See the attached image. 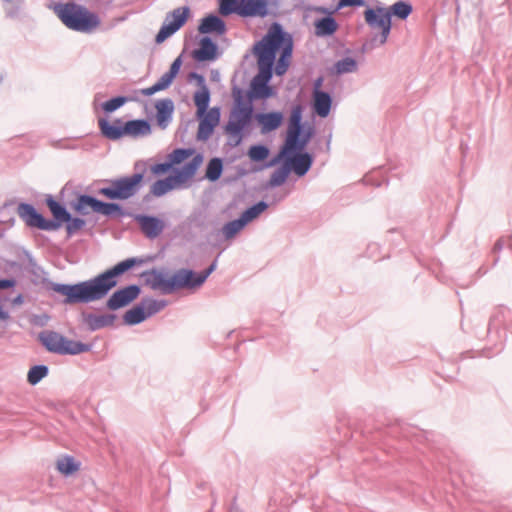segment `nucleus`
<instances>
[{"instance_id": "nucleus-17", "label": "nucleus", "mask_w": 512, "mask_h": 512, "mask_svg": "<svg viewBox=\"0 0 512 512\" xmlns=\"http://www.w3.org/2000/svg\"><path fill=\"white\" fill-rule=\"evenodd\" d=\"M191 56L198 63L215 61L219 56V46L211 37L203 36Z\"/></svg>"}, {"instance_id": "nucleus-42", "label": "nucleus", "mask_w": 512, "mask_h": 512, "mask_svg": "<svg viewBox=\"0 0 512 512\" xmlns=\"http://www.w3.org/2000/svg\"><path fill=\"white\" fill-rule=\"evenodd\" d=\"M247 224L242 220L239 216L237 219L227 222L223 228L222 232L226 239H231L235 237Z\"/></svg>"}, {"instance_id": "nucleus-63", "label": "nucleus", "mask_w": 512, "mask_h": 512, "mask_svg": "<svg viewBox=\"0 0 512 512\" xmlns=\"http://www.w3.org/2000/svg\"><path fill=\"white\" fill-rule=\"evenodd\" d=\"M10 318V315L7 311H5L2 307V305L0 304V320L2 321H6Z\"/></svg>"}, {"instance_id": "nucleus-64", "label": "nucleus", "mask_w": 512, "mask_h": 512, "mask_svg": "<svg viewBox=\"0 0 512 512\" xmlns=\"http://www.w3.org/2000/svg\"><path fill=\"white\" fill-rule=\"evenodd\" d=\"M67 186H68V184H66V185L63 187V189H62V191H61V194L65 193V191H67V189H68V187H67Z\"/></svg>"}, {"instance_id": "nucleus-4", "label": "nucleus", "mask_w": 512, "mask_h": 512, "mask_svg": "<svg viewBox=\"0 0 512 512\" xmlns=\"http://www.w3.org/2000/svg\"><path fill=\"white\" fill-rule=\"evenodd\" d=\"M263 44L274 56V71L277 76L284 75L290 65L293 54V38L283 26L274 22L263 36Z\"/></svg>"}, {"instance_id": "nucleus-10", "label": "nucleus", "mask_w": 512, "mask_h": 512, "mask_svg": "<svg viewBox=\"0 0 512 512\" xmlns=\"http://www.w3.org/2000/svg\"><path fill=\"white\" fill-rule=\"evenodd\" d=\"M45 203L53 216L52 231L59 230L65 224L67 235L70 237L85 226L86 221L83 218L72 216L65 204L55 200L52 195H47Z\"/></svg>"}, {"instance_id": "nucleus-41", "label": "nucleus", "mask_w": 512, "mask_h": 512, "mask_svg": "<svg viewBox=\"0 0 512 512\" xmlns=\"http://www.w3.org/2000/svg\"><path fill=\"white\" fill-rule=\"evenodd\" d=\"M49 374V367L44 364H38L32 366L27 374V381L29 384L35 386L37 385L43 378H45Z\"/></svg>"}, {"instance_id": "nucleus-18", "label": "nucleus", "mask_w": 512, "mask_h": 512, "mask_svg": "<svg viewBox=\"0 0 512 512\" xmlns=\"http://www.w3.org/2000/svg\"><path fill=\"white\" fill-rule=\"evenodd\" d=\"M142 233L148 239L157 238L164 230L165 223L162 219L153 215L138 214L135 216Z\"/></svg>"}, {"instance_id": "nucleus-43", "label": "nucleus", "mask_w": 512, "mask_h": 512, "mask_svg": "<svg viewBox=\"0 0 512 512\" xmlns=\"http://www.w3.org/2000/svg\"><path fill=\"white\" fill-rule=\"evenodd\" d=\"M194 148H176L168 156V160L173 165H179L186 159L194 155Z\"/></svg>"}, {"instance_id": "nucleus-35", "label": "nucleus", "mask_w": 512, "mask_h": 512, "mask_svg": "<svg viewBox=\"0 0 512 512\" xmlns=\"http://www.w3.org/2000/svg\"><path fill=\"white\" fill-rule=\"evenodd\" d=\"M223 173V160L219 157H214L209 160L205 169V178L210 182H216L220 179Z\"/></svg>"}, {"instance_id": "nucleus-1", "label": "nucleus", "mask_w": 512, "mask_h": 512, "mask_svg": "<svg viewBox=\"0 0 512 512\" xmlns=\"http://www.w3.org/2000/svg\"><path fill=\"white\" fill-rule=\"evenodd\" d=\"M144 263L138 257L127 258L95 277L75 284L55 283L43 277L41 284L47 289L64 296L63 304L91 303L106 297L118 284V278L137 265Z\"/></svg>"}, {"instance_id": "nucleus-19", "label": "nucleus", "mask_w": 512, "mask_h": 512, "mask_svg": "<svg viewBox=\"0 0 512 512\" xmlns=\"http://www.w3.org/2000/svg\"><path fill=\"white\" fill-rule=\"evenodd\" d=\"M203 155L198 153L190 161L184 163L181 167L173 169V177L178 186L191 179L203 162Z\"/></svg>"}, {"instance_id": "nucleus-31", "label": "nucleus", "mask_w": 512, "mask_h": 512, "mask_svg": "<svg viewBox=\"0 0 512 512\" xmlns=\"http://www.w3.org/2000/svg\"><path fill=\"white\" fill-rule=\"evenodd\" d=\"M62 337L63 335L55 331L45 330L39 333L38 340L48 352L58 354Z\"/></svg>"}, {"instance_id": "nucleus-38", "label": "nucleus", "mask_w": 512, "mask_h": 512, "mask_svg": "<svg viewBox=\"0 0 512 512\" xmlns=\"http://www.w3.org/2000/svg\"><path fill=\"white\" fill-rule=\"evenodd\" d=\"M80 464L75 461L74 457L65 455L57 460L56 467L60 473L70 476L79 469Z\"/></svg>"}, {"instance_id": "nucleus-30", "label": "nucleus", "mask_w": 512, "mask_h": 512, "mask_svg": "<svg viewBox=\"0 0 512 512\" xmlns=\"http://www.w3.org/2000/svg\"><path fill=\"white\" fill-rule=\"evenodd\" d=\"M92 348L91 344L83 343L80 341L70 340L65 336L62 337L61 346H59V355H78L80 353L88 352Z\"/></svg>"}, {"instance_id": "nucleus-33", "label": "nucleus", "mask_w": 512, "mask_h": 512, "mask_svg": "<svg viewBox=\"0 0 512 512\" xmlns=\"http://www.w3.org/2000/svg\"><path fill=\"white\" fill-rule=\"evenodd\" d=\"M386 10L391 19L392 16H395L400 20H406L412 13L413 7L410 3L400 0L386 8Z\"/></svg>"}, {"instance_id": "nucleus-44", "label": "nucleus", "mask_w": 512, "mask_h": 512, "mask_svg": "<svg viewBox=\"0 0 512 512\" xmlns=\"http://www.w3.org/2000/svg\"><path fill=\"white\" fill-rule=\"evenodd\" d=\"M357 67V61L352 57L342 58L334 64L335 72L338 75L354 72L357 70Z\"/></svg>"}, {"instance_id": "nucleus-7", "label": "nucleus", "mask_w": 512, "mask_h": 512, "mask_svg": "<svg viewBox=\"0 0 512 512\" xmlns=\"http://www.w3.org/2000/svg\"><path fill=\"white\" fill-rule=\"evenodd\" d=\"M275 94L276 90L270 82L253 77L247 92L238 86L232 88L233 106L230 114L241 112L246 117L254 108V101L267 100Z\"/></svg>"}, {"instance_id": "nucleus-40", "label": "nucleus", "mask_w": 512, "mask_h": 512, "mask_svg": "<svg viewBox=\"0 0 512 512\" xmlns=\"http://www.w3.org/2000/svg\"><path fill=\"white\" fill-rule=\"evenodd\" d=\"M306 128V125L288 128L285 144L281 150H293Z\"/></svg>"}, {"instance_id": "nucleus-28", "label": "nucleus", "mask_w": 512, "mask_h": 512, "mask_svg": "<svg viewBox=\"0 0 512 512\" xmlns=\"http://www.w3.org/2000/svg\"><path fill=\"white\" fill-rule=\"evenodd\" d=\"M500 326H512V309L505 306H498L494 310L489 319L488 331L492 329L497 330Z\"/></svg>"}, {"instance_id": "nucleus-58", "label": "nucleus", "mask_w": 512, "mask_h": 512, "mask_svg": "<svg viewBox=\"0 0 512 512\" xmlns=\"http://www.w3.org/2000/svg\"><path fill=\"white\" fill-rule=\"evenodd\" d=\"M49 320V316L46 314L42 315H33L31 318V323L36 326H45Z\"/></svg>"}, {"instance_id": "nucleus-37", "label": "nucleus", "mask_w": 512, "mask_h": 512, "mask_svg": "<svg viewBox=\"0 0 512 512\" xmlns=\"http://www.w3.org/2000/svg\"><path fill=\"white\" fill-rule=\"evenodd\" d=\"M196 117L199 122H204L206 124L217 127L220 123L221 108L214 106L210 109L208 108L207 110L202 111L201 113L197 111Z\"/></svg>"}, {"instance_id": "nucleus-36", "label": "nucleus", "mask_w": 512, "mask_h": 512, "mask_svg": "<svg viewBox=\"0 0 512 512\" xmlns=\"http://www.w3.org/2000/svg\"><path fill=\"white\" fill-rule=\"evenodd\" d=\"M269 207V204L265 202L264 200L258 201L257 203L253 204L252 206L245 209L240 217L242 220L248 224L251 221L258 218L264 211H266Z\"/></svg>"}, {"instance_id": "nucleus-8", "label": "nucleus", "mask_w": 512, "mask_h": 512, "mask_svg": "<svg viewBox=\"0 0 512 512\" xmlns=\"http://www.w3.org/2000/svg\"><path fill=\"white\" fill-rule=\"evenodd\" d=\"M70 208L77 214L86 216L90 212L106 217H125L126 209L117 202H105L88 194L75 193V198L69 202Z\"/></svg>"}, {"instance_id": "nucleus-55", "label": "nucleus", "mask_w": 512, "mask_h": 512, "mask_svg": "<svg viewBox=\"0 0 512 512\" xmlns=\"http://www.w3.org/2000/svg\"><path fill=\"white\" fill-rule=\"evenodd\" d=\"M182 55L178 56L170 65L167 73L172 75L174 78L177 77L182 66Z\"/></svg>"}, {"instance_id": "nucleus-47", "label": "nucleus", "mask_w": 512, "mask_h": 512, "mask_svg": "<svg viewBox=\"0 0 512 512\" xmlns=\"http://www.w3.org/2000/svg\"><path fill=\"white\" fill-rule=\"evenodd\" d=\"M303 106L301 104H296L293 106L290 116H289V123L288 128L298 127L306 125V123H303Z\"/></svg>"}, {"instance_id": "nucleus-54", "label": "nucleus", "mask_w": 512, "mask_h": 512, "mask_svg": "<svg viewBox=\"0 0 512 512\" xmlns=\"http://www.w3.org/2000/svg\"><path fill=\"white\" fill-rule=\"evenodd\" d=\"M504 247H507L508 249L512 250V236H509L507 237L506 239L504 238H500L496 241L494 247H493V251L496 253V252H499L501 251Z\"/></svg>"}, {"instance_id": "nucleus-22", "label": "nucleus", "mask_w": 512, "mask_h": 512, "mask_svg": "<svg viewBox=\"0 0 512 512\" xmlns=\"http://www.w3.org/2000/svg\"><path fill=\"white\" fill-rule=\"evenodd\" d=\"M227 30L225 21L216 14H209L201 19L198 31L201 34L223 35Z\"/></svg>"}, {"instance_id": "nucleus-46", "label": "nucleus", "mask_w": 512, "mask_h": 512, "mask_svg": "<svg viewBox=\"0 0 512 512\" xmlns=\"http://www.w3.org/2000/svg\"><path fill=\"white\" fill-rule=\"evenodd\" d=\"M129 101L127 96H116L102 103L105 113H112Z\"/></svg>"}, {"instance_id": "nucleus-61", "label": "nucleus", "mask_w": 512, "mask_h": 512, "mask_svg": "<svg viewBox=\"0 0 512 512\" xmlns=\"http://www.w3.org/2000/svg\"><path fill=\"white\" fill-rule=\"evenodd\" d=\"M322 84H323V77L320 76L313 83V93L312 94H317V92L322 91L321 90Z\"/></svg>"}, {"instance_id": "nucleus-9", "label": "nucleus", "mask_w": 512, "mask_h": 512, "mask_svg": "<svg viewBox=\"0 0 512 512\" xmlns=\"http://www.w3.org/2000/svg\"><path fill=\"white\" fill-rule=\"evenodd\" d=\"M364 19L371 30H379V33L373 34L370 39L371 48L384 45L392 29V20L386 8L368 6L364 11Z\"/></svg>"}, {"instance_id": "nucleus-49", "label": "nucleus", "mask_w": 512, "mask_h": 512, "mask_svg": "<svg viewBox=\"0 0 512 512\" xmlns=\"http://www.w3.org/2000/svg\"><path fill=\"white\" fill-rule=\"evenodd\" d=\"M215 128V126H212L210 124L199 122L196 139L198 141H207L214 133Z\"/></svg>"}, {"instance_id": "nucleus-3", "label": "nucleus", "mask_w": 512, "mask_h": 512, "mask_svg": "<svg viewBox=\"0 0 512 512\" xmlns=\"http://www.w3.org/2000/svg\"><path fill=\"white\" fill-rule=\"evenodd\" d=\"M140 276L146 286L153 290H160L164 295L180 289H196L204 284L199 272L189 268L178 269L170 277H167V273L152 268L143 271Z\"/></svg>"}, {"instance_id": "nucleus-16", "label": "nucleus", "mask_w": 512, "mask_h": 512, "mask_svg": "<svg viewBox=\"0 0 512 512\" xmlns=\"http://www.w3.org/2000/svg\"><path fill=\"white\" fill-rule=\"evenodd\" d=\"M141 293V287L130 284L114 291L106 301V308L112 311L119 310L130 305Z\"/></svg>"}, {"instance_id": "nucleus-53", "label": "nucleus", "mask_w": 512, "mask_h": 512, "mask_svg": "<svg viewBox=\"0 0 512 512\" xmlns=\"http://www.w3.org/2000/svg\"><path fill=\"white\" fill-rule=\"evenodd\" d=\"M174 79L175 78L172 75L166 72L159 78V80L155 84L157 85V88H159V90L162 91L169 88L172 85Z\"/></svg>"}, {"instance_id": "nucleus-32", "label": "nucleus", "mask_w": 512, "mask_h": 512, "mask_svg": "<svg viewBox=\"0 0 512 512\" xmlns=\"http://www.w3.org/2000/svg\"><path fill=\"white\" fill-rule=\"evenodd\" d=\"M177 186L175 178L169 175L163 179L156 180L150 187V193L155 197H162Z\"/></svg>"}, {"instance_id": "nucleus-11", "label": "nucleus", "mask_w": 512, "mask_h": 512, "mask_svg": "<svg viewBox=\"0 0 512 512\" xmlns=\"http://www.w3.org/2000/svg\"><path fill=\"white\" fill-rule=\"evenodd\" d=\"M190 14L191 10L189 6L178 7L167 13L163 25L155 36V42L161 44L175 34L186 24Z\"/></svg>"}, {"instance_id": "nucleus-24", "label": "nucleus", "mask_w": 512, "mask_h": 512, "mask_svg": "<svg viewBox=\"0 0 512 512\" xmlns=\"http://www.w3.org/2000/svg\"><path fill=\"white\" fill-rule=\"evenodd\" d=\"M156 122L161 129L167 128L172 121L174 102L170 98L160 99L155 103Z\"/></svg>"}, {"instance_id": "nucleus-51", "label": "nucleus", "mask_w": 512, "mask_h": 512, "mask_svg": "<svg viewBox=\"0 0 512 512\" xmlns=\"http://www.w3.org/2000/svg\"><path fill=\"white\" fill-rule=\"evenodd\" d=\"M366 4L365 0H338L337 5L334 8V11H339L345 7H362Z\"/></svg>"}, {"instance_id": "nucleus-12", "label": "nucleus", "mask_w": 512, "mask_h": 512, "mask_svg": "<svg viewBox=\"0 0 512 512\" xmlns=\"http://www.w3.org/2000/svg\"><path fill=\"white\" fill-rule=\"evenodd\" d=\"M280 161L284 162L288 168H291L298 177L305 176L311 169L314 157L308 151L300 150H280Z\"/></svg>"}, {"instance_id": "nucleus-2", "label": "nucleus", "mask_w": 512, "mask_h": 512, "mask_svg": "<svg viewBox=\"0 0 512 512\" xmlns=\"http://www.w3.org/2000/svg\"><path fill=\"white\" fill-rule=\"evenodd\" d=\"M256 121L261 128L262 134H267L277 130L283 123L284 115L280 111L255 112L252 108L250 115L243 116L241 112L230 114L229 120L225 125V133L229 136L227 144L236 147L241 144L243 138L250 134L251 125Z\"/></svg>"}, {"instance_id": "nucleus-48", "label": "nucleus", "mask_w": 512, "mask_h": 512, "mask_svg": "<svg viewBox=\"0 0 512 512\" xmlns=\"http://www.w3.org/2000/svg\"><path fill=\"white\" fill-rule=\"evenodd\" d=\"M144 299L146 301V315L148 318L164 309L167 305L166 300H156L151 298Z\"/></svg>"}, {"instance_id": "nucleus-21", "label": "nucleus", "mask_w": 512, "mask_h": 512, "mask_svg": "<svg viewBox=\"0 0 512 512\" xmlns=\"http://www.w3.org/2000/svg\"><path fill=\"white\" fill-rule=\"evenodd\" d=\"M151 124L148 119H133L123 121V137L140 138L151 134Z\"/></svg>"}, {"instance_id": "nucleus-23", "label": "nucleus", "mask_w": 512, "mask_h": 512, "mask_svg": "<svg viewBox=\"0 0 512 512\" xmlns=\"http://www.w3.org/2000/svg\"><path fill=\"white\" fill-rule=\"evenodd\" d=\"M98 126L101 134L108 140L116 141L123 138V120L121 118H116L113 121L100 118Z\"/></svg>"}, {"instance_id": "nucleus-56", "label": "nucleus", "mask_w": 512, "mask_h": 512, "mask_svg": "<svg viewBox=\"0 0 512 512\" xmlns=\"http://www.w3.org/2000/svg\"><path fill=\"white\" fill-rule=\"evenodd\" d=\"M188 80H194L199 88L207 87L205 77L195 71H192L188 74Z\"/></svg>"}, {"instance_id": "nucleus-62", "label": "nucleus", "mask_w": 512, "mask_h": 512, "mask_svg": "<svg viewBox=\"0 0 512 512\" xmlns=\"http://www.w3.org/2000/svg\"><path fill=\"white\" fill-rule=\"evenodd\" d=\"M24 303V296L22 294H18L16 297L13 298L12 304L13 305H22Z\"/></svg>"}, {"instance_id": "nucleus-15", "label": "nucleus", "mask_w": 512, "mask_h": 512, "mask_svg": "<svg viewBox=\"0 0 512 512\" xmlns=\"http://www.w3.org/2000/svg\"><path fill=\"white\" fill-rule=\"evenodd\" d=\"M253 53L258 64V73L254 77L270 82L274 72V56L268 52L266 45L263 44V38L255 43Z\"/></svg>"}, {"instance_id": "nucleus-45", "label": "nucleus", "mask_w": 512, "mask_h": 512, "mask_svg": "<svg viewBox=\"0 0 512 512\" xmlns=\"http://www.w3.org/2000/svg\"><path fill=\"white\" fill-rule=\"evenodd\" d=\"M243 0H219V13L222 16L238 14Z\"/></svg>"}, {"instance_id": "nucleus-39", "label": "nucleus", "mask_w": 512, "mask_h": 512, "mask_svg": "<svg viewBox=\"0 0 512 512\" xmlns=\"http://www.w3.org/2000/svg\"><path fill=\"white\" fill-rule=\"evenodd\" d=\"M194 104L200 113L209 108L211 93L207 87L199 88L193 96Z\"/></svg>"}, {"instance_id": "nucleus-26", "label": "nucleus", "mask_w": 512, "mask_h": 512, "mask_svg": "<svg viewBox=\"0 0 512 512\" xmlns=\"http://www.w3.org/2000/svg\"><path fill=\"white\" fill-rule=\"evenodd\" d=\"M247 154H248V157L250 158V160L253 162H256V163L264 162V164L261 165L259 169L272 167L280 161V157L278 155L277 157L273 158L271 161L265 162V160L268 158V156L270 154V150L264 144H255V145L250 146Z\"/></svg>"}, {"instance_id": "nucleus-5", "label": "nucleus", "mask_w": 512, "mask_h": 512, "mask_svg": "<svg viewBox=\"0 0 512 512\" xmlns=\"http://www.w3.org/2000/svg\"><path fill=\"white\" fill-rule=\"evenodd\" d=\"M53 11L67 28L74 31L91 32L101 23L96 13L75 2L56 3Z\"/></svg>"}, {"instance_id": "nucleus-29", "label": "nucleus", "mask_w": 512, "mask_h": 512, "mask_svg": "<svg viewBox=\"0 0 512 512\" xmlns=\"http://www.w3.org/2000/svg\"><path fill=\"white\" fill-rule=\"evenodd\" d=\"M147 318L146 301L145 299H142L141 302L137 303L124 313L123 323L128 326H134L144 322Z\"/></svg>"}, {"instance_id": "nucleus-59", "label": "nucleus", "mask_w": 512, "mask_h": 512, "mask_svg": "<svg viewBox=\"0 0 512 512\" xmlns=\"http://www.w3.org/2000/svg\"><path fill=\"white\" fill-rule=\"evenodd\" d=\"M16 280L14 278H2L0 279V290H7L14 288L16 285Z\"/></svg>"}, {"instance_id": "nucleus-6", "label": "nucleus", "mask_w": 512, "mask_h": 512, "mask_svg": "<svg viewBox=\"0 0 512 512\" xmlns=\"http://www.w3.org/2000/svg\"><path fill=\"white\" fill-rule=\"evenodd\" d=\"M103 186L96 192L109 202L125 201L133 198L144 186V171L118 178L102 179Z\"/></svg>"}, {"instance_id": "nucleus-34", "label": "nucleus", "mask_w": 512, "mask_h": 512, "mask_svg": "<svg viewBox=\"0 0 512 512\" xmlns=\"http://www.w3.org/2000/svg\"><path fill=\"white\" fill-rule=\"evenodd\" d=\"M290 172L291 168H288L287 165L284 162H282V165L271 174L269 180L265 185V188H274L281 186L286 182Z\"/></svg>"}, {"instance_id": "nucleus-60", "label": "nucleus", "mask_w": 512, "mask_h": 512, "mask_svg": "<svg viewBox=\"0 0 512 512\" xmlns=\"http://www.w3.org/2000/svg\"><path fill=\"white\" fill-rule=\"evenodd\" d=\"M159 88H157V85L156 84H153L152 86L150 87H147V88H143L140 92L142 95L144 96H152L153 94L159 92Z\"/></svg>"}, {"instance_id": "nucleus-52", "label": "nucleus", "mask_w": 512, "mask_h": 512, "mask_svg": "<svg viewBox=\"0 0 512 512\" xmlns=\"http://www.w3.org/2000/svg\"><path fill=\"white\" fill-rule=\"evenodd\" d=\"M172 169L171 163L168 161L156 163L151 166V172L154 175H164Z\"/></svg>"}, {"instance_id": "nucleus-13", "label": "nucleus", "mask_w": 512, "mask_h": 512, "mask_svg": "<svg viewBox=\"0 0 512 512\" xmlns=\"http://www.w3.org/2000/svg\"><path fill=\"white\" fill-rule=\"evenodd\" d=\"M19 218L29 228H36L42 231H52L53 218L47 219L40 213L33 204L21 202L17 206Z\"/></svg>"}, {"instance_id": "nucleus-25", "label": "nucleus", "mask_w": 512, "mask_h": 512, "mask_svg": "<svg viewBox=\"0 0 512 512\" xmlns=\"http://www.w3.org/2000/svg\"><path fill=\"white\" fill-rule=\"evenodd\" d=\"M83 322L89 331H97L104 327L112 326L117 318L115 314L96 315L94 313H82Z\"/></svg>"}, {"instance_id": "nucleus-27", "label": "nucleus", "mask_w": 512, "mask_h": 512, "mask_svg": "<svg viewBox=\"0 0 512 512\" xmlns=\"http://www.w3.org/2000/svg\"><path fill=\"white\" fill-rule=\"evenodd\" d=\"M333 98L329 92L319 91L312 94L313 111L321 118H326L331 111Z\"/></svg>"}, {"instance_id": "nucleus-57", "label": "nucleus", "mask_w": 512, "mask_h": 512, "mask_svg": "<svg viewBox=\"0 0 512 512\" xmlns=\"http://www.w3.org/2000/svg\"><path fill=\"white\" fill-rule=\"evenodd\" d=\"M217 268V258L212 261V263L203 271L199 272L203 282L207 280V278L216 270Z\"/></svg>"}, {"instance_id": "nucleus-14", "label": "nucleus", "mask_w": 512, "mask_h": 512, "mask_svg": "<svg viewBox=\"0 0 512 512\" xmlns=\"http://www.w3.org/2000/svg\"><path fill=\"white\" fill-rule=\"evenodd\" d=\"M308 9L312 12L324 15V17L318 18L314 21V32L316 36L330 37L337 32L339 24L333 17V14L337 12L334 11V8L311 6Z\"/></svg>"}, {"instance_id": "nucleus-50", "label": "nucleus", "mask_w": 512, "mask_h": 512, "mask_svg": "<svg viewBox=\"0 0 512 512\" xmlns=\"http://www.w3.org/2000/svg\"><path fill=\"white\" fill-rule=\"evenodd\" d=\"M314 135V129L313 127H307L305 132L302 134L301 138L298 140L296 146L294 147L293 151H304L308 143L310 142L311 138Z\"/></svg>"}, {"instance_id": "nucleus-20", "label": "nucleus", "mask_w": 512, "mask_h": 512, "mask_svg": "<svg viewBox=\"0 0 512 512\" xmlns=\"http://www.w3.org/2000/svg\"><path fill=\"white\" fill-rule=\"evenodd\" d=\"M269 14L268 0H243L239 9L238 16L244 18L261 17L264 18Z\"/></svg>"}]
</instances>
